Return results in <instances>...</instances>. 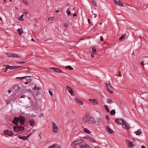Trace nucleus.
<instances>
[{
	"label": "nucleus",
	"instance_id": "nucleus-1",
	"mask_svg": "<svg viewBox=\"0 0 148 148\" xmlns=\"http://www.w3.org/2000/svg\"><path fill=\"white\" fill-rule=\"evenodd\" d=\"M25 117L22 116H20L18 117L15 116L12 121V123L16 125H18V123L19 122L21 125L24 124L25 121Z\"/></svg>",
	"mask_w": 148,
	"mask_h": 148
},
{
	"label": "nucleus",
	"instance_id": "nucleus-2",
	"mask_svg": "<svg viewBox=\"0 0 148 148\" xmlns=\"http://www.w3.org/2000/svg\"><path fill=\"white\" fill-rule=\"evenodd\" d=\"M13 130L15 132H18L25 130L24 127L21 126L16 125L13 127Z\"/></svg>",
	"mask_w": 148,
	"mask_h": 148
},
{
	"label": "nucleus",
	"instance_id": "nucleus-3",
	"mask_svg": "<svg viewBox=\"0 0 148 148\" xmlns=\"http://www.w3.org/2000/svg\"><path fill=\"white\" fill-rule=\"evenodd\" d=\"M87 122L89 124H94L95 123V119L89 115H88L87 116Z\"/></svg>",
	"mask_w": 148,
	"mask_h": 148
},
{
	"label": "nucleus",
	"instance_id": "nucleus-4",
	"mask_svg": "<svg viewBox=\"0 0 148 148\" xmlns=\"http://www.w3.org/2000/svg\"><path fill=\"white\" fill-rule=\"evenodd\" d=\"M53 131L55 133H57L58 129L57 125L54 122H52Z\"/></svg>",
	"mask_w": 148,
	"mask_h": 148
},
{
	"label": "nucleus",
	"instance_id": "nucleus-5",
	"mask_svg": "<svg viewBox=\"0 0 148 148\" xmlns=\"http://www.w3.org/2000/svg\"><path fill=\"white\" fill-rule=\"evenodd\" d=\"M3 134L5 135H7L10 136H12L14 134L12 131H10L8 130H7L4 131Z\"/></svg>",
	"mask_w": 148,
	"mask_h": 148
},
{
	"label": "nucleus",
	"instance_id": "nucleus-6",
	"mask_svg": "<svg viewBox=\"0 0 148 148\" xmlns=\"http://www.w3.org/2000/svg\"><path fill=\"white\" fill-rule=\"evenodd\" d=\"M106 86L107 90L110 93L112 94L113 93V91L111 90L112 88V86L110 84H109L107 83L106 84Z\"/></svg>",
	"mask_w": 148,
	"mask_h": 148
},
{
	"label": "nucleus",
	"instance_id": "nucleus-7",
	"mask_svg": "<svg viewBox=\"0 0 148 148\" xmlns=\"http://www.w3.org/2000/svg\"><path fill=\"white\" fill-rule=\"evenodd\" d=\"M41 89V88L40 86L37 87L36 85H35L34 87L32 88V89L35 91L36 92V95L37 96L39 95V91H37V90H40Z\"/></svg>",
	"mask_w": 148,
	"mask_h": 148
},
{
	"label": "nucleus",
	"instance_id": "nucleus-8",
	"mask_svg": "<svg viewBox=\"0 0 148 148\" xmlns=\"http://www.w3.org/2000/svg\"><path fill=\"white\" fill-rule=\"evenodd\" d=\"M122 125L123 126V128L125 130H128L129 129L130 126L129 124L125 121L123 122Z\"/></svg>",
	"mask_w": 148,
	"mask_h": 148
},
{
	"label": "nucleus",
	"instance_id": "nucleus-9",
	"mask_svg": "<svg viewBox=\"0 0 148 148\" xmlns=\"http://www.w3.org/2000/svg\"><path fill=\"white\" fill-rule=\"evenodd\" d=\"M125 141L128 147L133 148L135 146V145L133 144L130 141L126 139Z\"/></svg>",
	"mask_w": 148,
	"mask_h": 148
},
{
	"label": "nucleus",
	"instance_id": "nucleus-10",
	"mask_svg": "<svg viewBox=\"0 0 148 148\" xmlns=\"http://www.w3.org/2000/svg\"><path fill=\"white\" fill-rule=\"evenodd\" d=\"M124 120L122 119L117 118L115 120V122L118 124L121 125L123 124Z\"/></svg>",
	"mask_w": 148,
	"mask_h": 148
},
{
	"label": "nucleus",
	"instance_id": "nucleus-11",
	"mask_svg": "<svg viewBox=\"0 0 148 148\" xmlns=\"http://www.w3.org/2000/svg\"><path fill=\"white\" fill-rule=\"evenodd\" d=\"M113 1L114 2L115 4L120 6H123V3L119 0H113Z\"/></svg>",
	"mask_w": 148,
	"mask_h": 148
},
{
	"label": "nucleus",
	"instance_id": "nucleus-12",
	"mask_svg": "<svg viewBox=\"0 0 148 148\" xmlns=\"http://www.w3.org/2000/svg\"><path fill=\"white\" fill-rule=\"evenodd\" d=\"M88 101L92 103L94 105H96V104H98V102L95 99H92L90 98Z\"/></svg>",
	"mask_w": 148,
	"mask_h": 148
},
{
	"label": "nucleus",
	"instance_id": "nucleus-13",
	"mask_svg": "<svg viewBox=\"0 0 148 148\" xmlns=\"http://www.w3.org/2000/svg\"><path fill=\"white\" fill-rule=\"evenodd\" d=\"M74 99H75V101L77 103L79 104L82 105L83 104V102L79 99H78L77 97H75V98H74Z\"/></svg>",
	"mask_w": 148,
	"mask_h": 148
},
{
	"label": "nucleus",
	"instance_id": "nucleus-14",
	"mask_svg": "<svg viewBox=\"0 0 148 148\" xmlns=\"http://www.w3.org/2000/svg\"><path fill=\"white\" fill-rule=\"evenodd\" d=\"M84 138L86 140L90 141L91 142H95V140L92 138L90 136H84Z\"/></svg>",
	"mask_w": 148,
	"mask_h": 148
},
{
	"label": "nucleus",
	"instance_id": "nucleus-15",
	"mask_svg": "<svg viewBox=\"0 0 148 148\" xmlns=\"http://www.w3.org/2000/svg\"><path fill=\"white\" fill-rule=\"evenodd\" d=\"M48 148H61V147L57 144H53L49 146Z\"/></svg>",
	"mask_w": 148,
	"mask_h": 148
},
{
	"label": "nucleus",
	"instance_id": "nucleus-16",
	"mask_svg": "<svg viewBox=\"0 0 148 148\" xmlns=\"http://www.w3.org/2000/svg\"><path fill=\"white\" fill-rule=\"evenodd\" d=\"M66 87L67 90H68V91L69 92L71 95H75V93L72 90L71 88L69 87L68 86H66Z\"/></svg>",
	"mask_w": 148,
	"mask_h": 148
},
{
	"label": "nucleus",
	"instance_id": "nucleus-17",
	"mask_svg": "<svg viewBox=\"0 0 148 148\" xmlns=\"http://www.w3.org/2000/svg\"><path fill=\"white\" fill-rule=\"evenodd\" d=\"M106 128L107 131L108 133L110 134H112L113 133V131L109 126H106Z\"/></svg>",
	"mask_w": 148,
	"mask_h": 148
},
{
	"label": "nucleus",
	"instance_id": "nucleus-18",
	"mask_svg": "<svg viewBox=\"0 0 148 148\" xmlns=\"http://www.w3.org/2000/svg\"><path fill=\"white\" fill-rule=\"evenodd\" d=\"M29 122L30 126H33L35 125L36 123L34 120L33 119L30 120Z\"/></svg>",
	"mask_w": 148,
	"mask_h": 148
},
{
	"label": "nucleus",
	"instance_id": "nucleus-19",
	"mask_svg": "<svg viewBox=\"0 0 148 148\" xmlns=\"http://www.w3.org/2000/svg\"><path fill=\"white\" fill-rule=\"evenodd\" d=\"M78 145L81 148L82 147V146L84 144V141L83 139H80L79 140V142H78Z\"/></svg>",
	"mask_w": 148,
	"mask_h": 148
},
{
	"label": "nucleus",
	"instance_id": "nucleus-20",
	"mask_svg": "<svg viewBox=\"0 0 148 148\" xmlns=\"http://www.w3.org/2000/svg\"><path fill=\"white\" fill-rule=\"evenodd\" d=\"M18 34L20 36L23 33V31L22 28H19L17 30Z\"/></svg>",
	"mask_w": 148,
	"mask_h": 148
},
{
	"label": "nucleus",
	"instance_id": "nucleus-21",
	"mask_svg": "<svg viewBox=\"0 0 148 148\" xmlns=\"http://www.w3.org/2000/svg\"><path fill=\"white\" fill-rule=\"evenodd\" d=\"M14 89L16 91L19 90L20 89V87L18 84L15 85L14 86Z\"/></svg>",
	"mask_w": 148,
	"mask_h": 148
},
{
	"label": "nucleus",
	"instance_id": "nucleus-22",
	"mask_svg": "<svg viewBox=\"0 0 148 148\" xmlns=\"http://www.w3.org/2000/svg\"><path fill=\"white\" fill-rule=\"evenodd\" d=\"M53 71L55 72L58 73H64L65 74V73H64L63 72H62V70L61 69H59V68H56L55 69V70H53Z\"/></svg>",
	"mask_w": 148,
	"mask_h": 148
},
{
	"label": "nucleus",
	"instance_id": "nucleus-23",
	"mask_svg": "<svg viewBox=\"0 0 148 148\" xmlns=\"http://www.w3.org/2000/svg\"><path fill=\"white\" fill-rule=\"evenodd\" d=\"M12 57L16 58H20L21 57L18 55L16 53H13Z\"/></svg>",
	"mask_w": 148,
	"mask_h": 148
},
{
	"label": "nucleus",
	"instance_id": "nucleus-24",
	"mask_svg": "<svg viewBox=\"0 0 148 148\" xmlns=\"http://www.w3.org/2000/svg\"><path fill=\"white\" fill-rule=\"evenodd\" d=\"M12 57L16 58H20L21 57L18 55L16 53H13Z\"/></svg>",
	"mask_w": 148,
	"mask_h": 148
},
{
	"label": "nucleus",
	"instance_id": "nucleus-25",
	"mask_svg": "<svg viewBox=\"0 0 148 148\" xmlns=\"http://www.w3.org/2000/svg\"><path fill=\"white\" fill-rule=\"evenodd\" d=\"M81 148H90V147L88 145L84 143V144L82 146Z\"/></svg>",
	"mask_w": 148,
	"mask_h": 148
},
{
	"label": "nucleus",
	"instance_id": "nucleus-26",
	"mask_svg": "<svg viewBox=\"0 0 148 148\" xmlns=\"http://www.w3.org/2000/svg\"><path fill=\"white\" fill-rule=\"evenodd\" d=\"M70 8H69L66 11V12L67 16H71V13L69 10Z\"/></svg>",
	"mask_w": 148,
	"mask_h": 148
},
{
	"label": "nucleus",
	"instance_id": "nucleus-27",
	"mask_svg": "<svg viewBox=\"0 0 148 148\" xmlns=\"http://www.w3.org/2000/svg\"><path fill=\"white\" fill-rule=\"evenodd\" d=\"M84 132H86V133L88 134H90L91 133V132L87 128H84Z\"/></svg>",
	"mask_w": 148,
	"mask_h": 148
},
{
	"label": "nucleus",
	"instance_id": "nucleus-28",
	"mask_svg": "<svg viewBox=\"0 0 148 148\" xmlns=\"http://www.w3.org/2000/svg\"><path fill=\"white\" fill-rule=\"evenodd\" d=\"M115 111L114 109L111 110L110 112V114L113 115H114L115 114Z\"/></svg>",
	"mask_w": 148,
	"mask_h": 148
},
{
	"label": "nucleus",
	"instance_id": "nucleus-29",
	"mask_svg": "<svg viewBox=\"0 0 148 148\" xmlns=\"http://www.w3.org/2000/svg\"><path fill=\"white\" fill-rule=\"evenodd\" d=\"M18 138L23 140H26L27 139L26 136H18Z\"/></svg>",
	"mask_w": 148,
	"mask_h": 148
},
{
	"label": "nucleus",
	"instance_id": "nucleus-30",
	"mask_svg": "<svg viewBox=\"0 0 148 148\" xmlns=\"http://www.w3.org/2000/svg\"><path fill=\"white\" fill-rule=\"evenodd\" d=\"M91 2L92 4L95 7H97V3L95 0H92L91 1Z\"/></svg>",
	"mask_w": 148,
	"mask_h": 148
},
{
	"label": "nucleus",
	"instance_id": "nucleus-31",
	"mask_svg": "<svg viewBox=\"0 0 148 148\" xmlns=\"http://www.w3.org/2000/svg\"><path fill=\"white\" fill-rule=\"evenodd\" d=\"M79 142V140L75 141L72 143V145H78V143L79 142Z\"/></svg>",
	"mask_w": 148,
	"mask_h": 148
},
{
	"label": "nucleus",
	"instance_id": "nucleus-32",
	"mask_svg": "<svg viewBox=\"0 0 148 148\" xmlns=\"http://www.w3.org/2000/svg\"><path fill=\"white\" fill-rule=\"evenodd\" d=\"M65 68L67 69H68L70 70H72L73 69V68L69 65L66 66Z\"/></svg>",
	"mask_w": 148,
	"mask_h": 148
},
{
	"label": "nucleus",
	"instance_id": "nucleus-33",
	"mask_svg": "<svg viewBox=\"0 0 148 148\" xmlns=\"http://www.w3.org/2000/svg\"><path fill=\"white\" fill-rule=\"evenodd\" d=\"M141 132V130L140 129H139L136 132V134L137 135H140Z\"/></svg>",
	"mask_w": 148,
	"mask_h": 148
},
{
	"label": "nucleus",
	"instance_id": "nucleus-34",
	"mask_svg": "<svg viewBox=\"0 0 148 148\" xmlns=\"http://www.w3.org/2000/svg\"><path fill=\"white\" fill-rule=\"evenodd\" d=\"M125 35L124 34L122 35L121 36L119 37V40L120 41H121L123 38V39L125 38Z\"/></svg>",
	"mask_w": 148,
	"mask_h": 148
},
{
	"label": "nucleus",
	"instance_id": "nucleus-35",
	"mask_svg": "<svg viewBox=\"0 0 148 148\" xmlns=\"http://www.w3.org/2000/svg\"><path fill=\"white\" fill-rule=\"evenodd\" d=\"M107 102L109 104H111L113 103V102L111 99H107Z\"/></svg>",
	"mask_w": 148,
	"mask_h": 148
},
{
	"label": "nucleus",
	"instance_id": "nucleus-36",
	"mask_svg": "<svg viewBox=\"0 0 148 148\" xmlns=\"http://www.w3.org/2000/svg\"><path fill=\"white\" fill-rule=\"evenodd\" d=\"M104 108L106 110V112H110V110L108 108V107L107 105H105L104 106Z\"/></svg>",
	"mask_w": 148,
	"mask_h": 148
},
{
	"label": "nucleus",
	"instance_id": "nucleus-37",
	"mask_svg": "<svg viewBox=\"0 0 148 148\" xmlns=\"http://www.w3.org/2000/svg\"><path fill=\"white\" fill-rule=\"evenodd\" d=\"M27 77H17L16 78V79H22L26 78Z\"/></svg>",
	"mask_w": 148,
	"mask_h": 148
},
{
	"label": "nucleus",
	"instance_id": "nucleus-38",
	"mask_svg": "<svg viewBox=\"0 0 148 148\" xmlns=\"http://www.w3.org/2000/svg\"><path fill=\"white\" fill-rule=\"evenodd\" d=\"M13 53H6L7 55L9 57H12Z\"/></svg>",
	"mask_w": 148,
	"mask_h": 148
},
{
	"label": "nucleus",
	"instance_id": "nucleus-39",
	"mask_svg": "<svg viewBox=\"0 0 148 148\" xmlns=\"http://www.w3.org/2000/svg\"><path fill=\"white\" fill-rule=\"evenodd\" d=\"M87 115H86V117H84L83 118V119L84 121L87 122Z\"/></svg>",
	"mask_w": 148,
	"mask_h": 148
},
{
	"label": "nucleus",
	"instance_id": "nucleus-40",
	"mask_svg": "<svg viewBox=\"0 0 148 148\" xmlns=\"http://www.w3.org/2000/svg\"><path fill=\"white\" fill-rule=\"evenodd\" d=\"M3 66H5V67H6L5 70L4 71V72H5L7 71V70L8 69H9V68H8V65H7L4 64L3 65Z\"/></svg>",
	"mask_w": 148,
	"mask_h": 148
},
{
	"label": "nucleus",
	"instance_id": "nucleus-41",
	"mask_svg": "<svg viewBox=\"0 0 148 148\" xmlns=\"http://www.w3.org/2000/svg\"><path fill=\"white\" fill-rule=\"evenodd\" d=\"M23 14L19 18V20L20 21H23Z\"/></svg>",
	"mask_w": 148,
	"mask_h": 148
},
{
	"label": "nucleus",
	"instance_id": "nucleus-42",
	"mask_svg": "<svg viewBox=\"0 0 148 148\" xmlns=\"http://www.w3.org/2000/svg\"><path fill=\"white\" fill-rule=\"evenodd\" d=\"M92 49L93 52H95L96 51V48L94 47H92Z\"/></svg>",
	"mask_w": 148,
	"mask_h": 148
},
{
	"label": "nucleus",
	"instance_id": "nucleus-43",
	"mask_svg": "<svg viewBox=\"0 0 148 148\" xmlns=\"http://www.w3.org/2000/svg\"><path fill=\"white\" fill-rule=\"evenodd\" d=\"M26 80L27 82H30L32 80V79H26Z\"/></svg>",
	"mask_w": 148,
	"mask_h": 148
},
{
	"label": "nucleus",
	"instance_id": "nucleus-44",
	"mask_svg": "<svg viewBox=\"0 0 148 148\" xmlns=\"http://www.w3.org/2000/svg\"><path fill=\"white\" fill-rule=\"evenodd\" d=\"M22 66H14V69H16L21 68Z\"/></svg>",
	"mask_w": 148,
	"mask_h": 148
},
{
	"label": "nucleus",
	"instance_id": "nucleus-45",
	"mask_svg": "<svg viewBox=\"0 0 148 148\" xmlns=\"http://www.w3.org/2000/svg\"><path fill=\"white\" fill-rule=\"evenodd\" d=\"M8 67L9 68V69H14V66H10L9 65H8Z\"/></svg>",
	"mask_w": 148,
	"mask_h": 148
},
{
	"label": "nucleus",
	"instance_id": "nucleus-46",
	"mask_svg": "<svg viewBox=\"0 0 148 148\" xmlns=\"http://www.w3.org/2000/svg\"><path fill=\"white\" fill-rule=\"evenodd\" d=\"M54 17H50L48 18L49 21H52L54 19Z\"/></svg>",
	"mask_w": 148,
	"mask_h": 148
},
{
	"label": "nucleus",
	"instance_id": "nucleus-47",
	"mask_svg": "<svg viewBox=\"0 0 148 148\" xmlns=\"http://www.w3.org/2000/svg\"><path fill=\"white\" fill-rule=\"evenodd\" d=\"M49 94L51 96L53 95V93L52 92L50 89H49Z\"/></svg>",
	"mask_w": 148,
	"mask_h": 148
},
{
	"label": "nucleus",
	"instance_id": "nucleus-48",
	"mask_svg": "<svg viewBox=\"0 0 148 148\" xmlns=\"http://www.w3.org/2000/svg\"><path fill=\"white\" fill-rule=\"evenodd\" d=\"M97 121L99 122H102V120L101 119L99 118L97 120Z\"/></svg>",
	"mask_w": 148,
	"mask_h": 148
},
{
	"label": "nucleus",
	"instance_id": "nucleus-49",
	"mask_svg": "<svg viewBox=\"0 0 148 148\" xmlns=\"http://www.w3.org/2000/svg\"><path fill=\"white\" fill-rule=\"evenodd\" d=\"M144 62L143 61L141 62H140V64L142 66H143V68H144L143 66L144 65Z\"/></svg>",
	"mask_w": 148,
	"mask_h": 148
},
{
	"label": "nucleus",
	"instance_id": "nucleus-50",
	"mask_svg": "<svg viewBox=\"0 0 148 148\" xmlns=\"http://www.w3.org/2000/svg\"><path fill=\"white\" fill-rule=\"evenodd\" d=\"M25 62H17L16 63H20V64H24V63H25Z\"/></svg>",
	"mask_w": 148,
	"mask_h": 148
},
{
	"label": "nucleus",
	"instance_id": "nucleus-51",
	"mask_svg": "<svg viewBox=\"0 0 148 148\" xmlns=\"http://www.w3.org/2000/svg\"><path fill=\"white\" fill-rule=\"evenodd\" d=\"M25 97V95H22L20 98H24Z\"/></svg>",
	"mask_w": 148,
	"mask_h": 148
},
{
	"label": "nucleus",
	"instance_id": "nucleus-52",
	"mask_svg": "<svg viewBox=\"0 0 148 148\" xmlns=\"http://www.w3.org/2000/svg\"><path fill=\"white\" fill-rule=\"evenodd\" d=\"M32 133H31L30 134H29V135H28L27 136H26V138H27H27H29L32 135Z\"/></svg>",
	"mask_w": 148,
	"mask_h": 148
},
{
	"label": "nucleus",
	"instance_id": "nucleus-53",
	"mask_svg": "<svg viewBox=\"0 0 148 148\" xmlns=\"http://www.w3.org/2000/svg\"><path fill=\"white\" fill-rule=\"evenodd\" d=\"M100 40L101 41H103V38L102 37V36H100Z\"/></svg>",
	"mask_w": 148,
	"mask_h": 148
},
{
	"label": "nucleus",
	"instance_id": "nucleus-54",
	"mask_svg": "<svg viewBox=\"0 0 148 148\" xmlns=\"http://www.w3.org/2000/svg\"><path fill=\"white\" fill-rule=\"evenodd\" d=\"M111 68L113 69V67H110V69L109 70V71H110V72H112V71H113V70H112V69H111Z\"/></svg>",
	"mask_w": 148,
	"mask_h": 148
},
{
	"label": "nucleus",
	"instance_id": "nucleus-55",
	"mask_svg": "<svg viewBox=\"0 0 148 148\" xmlns=\"http://www.w3.org/2000/svg\"><path fill=\"white\" fill-rule=\"evenodd\" d=\"M94 54L93 53H91V57L92 58H93L94 57Z\"/></svg>",
	"mask_w": 148,
	"mask_h": 148
},
{
	"label": "nucleus",
	"instance_id": "nucleus-56",
	"mask_svg": "<svg viewBox=\"0 0 148 148\" xmlns=\"http://www.w3.org/2000/svg\"><path fill=\"white\" fill-rule=\"evenodd\" d=\"M64 25V26L66 27H68V25L67 23H65Z\"/></svg>",
	"mask_w": 148,
	"mask_h": 148
},
{
	"label": "nucleus",
	"instance_id": "nucleus-57",
	"mask_svg": "<svg viewBox=\"0 0 148 148\" xmlns=\"http://www.w3.org/2000/svg\"><path fill=\"white\" fill-rule=\"evenodd\" d=\"M106 118L108 120H109V116L108 115H107L106 116Z\"/></svg>",
	"mask_w": 148,
	"mask_h": 148
},
{
	"label": "nucleus",
	"instance_id": "nucleus-58",
	"mask_svg": "<svg viewBox=\"0 0 148 148\" xmlns=\"http://www.w3.org/2000/svg\"><path fill=\"white\" fill-rule=\"evenodd\" d=\"M88 23H89V24H90V20L89 19V18H88Z\"/></svg>",
	"mask_w": 148,
	"mask_h": 148
},
{
	"label": "nucleus",
	"instance_id": "nucleus-59",
	"mask_svg": "<svg viewBox=\"0 0 148 148\" xmlns=\"http://www.w3.org/2000/svg\"><path fill=\"white\" fill-rule=\"evenodd\" d=\"M24 12H25V14H27V11H26V10H24Z\"/></svg>",
	"mask_w": 148,
	"mask_h": 148
},
{
	"label": "nucleus",
	"instance_id": "nucleus-60",
	"mask_svg": "<svg viewBox=\"0 0 148 148\" xmlns=\"http://www.w3.org/2000/svg\"><path fill=\"white\" fill-rule=\"evenodd\" d=\"M119 77H120L122 76L121 75V72H119Z\"/></svg>",
	"mask_w": 148,
	"mask_h": 148
},
{
	"label": "nucleus",
	"instance_id": "nucleus-61",
	"mask_svg": "<svg viewBox=\"0 0 148 148\" xmlns=\"http://www.w3.org/2000/svg\"><path fill=\"white\" fill-rule=\"evenodd\" d=\"M8 92L9 93H11V90H8Z\"/></svg>",
	"mask_w": 148,
	"mask_h": 148
},
{
	"label": "nucleus",
	"instance_id": "nucleus-62",
	"mask_svg": "<svg viewBox=\"0 0 148 148\" xmlns=\"http://www.w3.org/2000/svg\"><path fill=\"white\" fill-rule=\"evenodd\" d=\"M23 1L24 3H25V2H26V0H23Z\"/></svg>",
	"mask_w": 148,
	"mask_h": 148
},
{
	"label": "nucleus",
	"instance_id": "nucleus-63",
	"mask_svg": "<svg viewBox=\"0 0 148 148\" xmlns=\"http://www.w3.org/2000/svg\"><path fill=\"white\" fill-rule=\"evenodd\" d=\"M141 148H146L145 146H144V145H143L141 147Z\"/></svg>",
	"mask_w": 148,
	"mask_h": 148
},
{
	"label": "nucleus",
	"instance_id": "nucleus-64",
	"mask_svg": "<svg viewBox=\"0 0 148 148\" xmlns=\"http://www.w3.org/2000/svg\"><path fill=\"white\" fill-rule=\"evenodd\" d=\"M29 84V82H27V81H26V82H25V84Z\"/></svg>",
	"mask_w": 148,
	"mask_h": 148
}]
</instances>
